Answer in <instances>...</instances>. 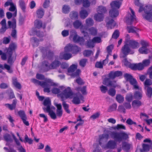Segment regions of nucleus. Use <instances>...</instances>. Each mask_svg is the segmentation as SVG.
Here are the masks:
<instances>
[{"mask_svg": "<svg viewBox=\"0 0 152 152\" xmlns=\"http://www.w3.org/2000/svg\"><path fill=\"white\" fill-rule=\"evenodd\" d=\"M146 14L147 15L145 16L143 15V18L150 22L152 21V13Z\"/></svg>", "mask_w": 152, "mask_h": 152, "instance_id": "de8ad7c7", "label": "nucleus"}, {"mask_svg": "<svg viewBox=\"0 0 152 152\" xmlns=\"http://www.w3.org/2000/svg\"><path fill=\"white\" fill-rule=\"evenodd\" d=\"M25 140L26 142H28L29 144L32 143L33 140L31 138H29L27 135L26 134L25 136Z\"/></svg>", "mask_w": 152, "mask_h": 152, "instance_id": "0e129e2a", "label": "nucleus"}, {"mask_svg": "<svg viewBox=\"0 0 152 152\" xmlns=\"http://www.w3.org/2000/svg\"><path fill=\"white\" fill-rule=\"evenodd\" d=\"M17 102V100L15 99L13 100L12 104H6L4 105L7 107L10 110H12L15 108Z\"/></svg>", "mask_w": 152, "mask_h": 152, "instance_id": "4be33fe9", "label": "nucleus"}, {"mask_svg": "<svg viewBox=\"0 0 152 152\" xmlns=\"http://www.w3.org/2000/svg\"><path fill=\"white\" fill-rule=\"evenodd\" d=\"M86 23L87 26H91L93 25L94 21L91 18H88L86 20Z\"/></svg>", "mask_w": 152, "mask_h": 152, "instance_id": "a19ab883", "label": "nucleus"}, {"mask_svg": "<svg viewBox=\"0 0 152 152\" xmlns=\"http://www.w3.org/2000/svg\"><path fill=\"white\" fill-rule=\"evenodd\" d=\"M19 5L24 12H26V6L25 2L23 0H20L19 1Z\"/></svg>", "mask_w": 152, "mask_h": 152, "instance_id": "c756f323", "label": "nucleus"}, {"mask_svg": "<svg viewBox=\"0 0 152 152\" xmlns=\"http://www.w3.org/2000/svg\"><path fill=\"white\" fill-rule=\"evenodd\" d=\"M106 26L108 28H117L118 27V25L116 24L115 22L113 19H111L107 23Z\"/></svg>", "mask_w": 152, "mask_h": 152, "instance_id": "f3484780", "label": "nucleus"}, {"mask_svg": "<svg viewBox=\"0 0 152 152\" xmlns=\"http://www.w3.org/2000/svg\"><path fill=\"white\" fill-rule=\"evenodd\" d=\"M124 77L125 79L129 81L130 83L134 86V88H138L139 86L137 85L136 80L133 78L132 76L130 75L127 73L124 74Z\"/></svg>", "mask_w": 152, "mask_h": 152, "instance_id": "423d86ee", "label": "nucleus"}, {"mask_svg": "<svg viewBox=\"0 0 152 152\" xmlns=\"http://www.w3.org/2000/svg\"><path fill=\"white\" fill-rule=\"evenodd\" d=\"M117 106L116 104H114L110 106L108 109L109 112H111L115 110L117 108Z\"/></svg>", "mask_w": 152, "mask_h": 152, "instance_id": "864d4df0", "label": "nucleus"}, {"mask_svg": "<svg viewBox=\"0 0 152 152\" xmlns=\"http://www.w3.org/2000/svg\"><path fill=\"white\" fill-rule=\"evenodd\" d=\"M76 89L78 91H80L83 95H86L87 94L86 87L85 86L81 88H77Z\"/></svg>", "mask_w": 152, "mask_h": 152, "instance_id": "37998d69", "label": "nucleus"}, {"mask_svg": "<svg viewBox=\"0 0 152 152\" xmlns=\"http://www.w3.org/2000/svg\"><path fill=\"white\" fill-rule=\"evenodd\" d=\"M145 86V89L146 88L149 87L148 86L152 84V81L149 79H146L144 83Z\"/></svg>", "mask_w": 152, "mask_h": 152, "instance_id": "8fccbe9b", "label": "nucleus"}, {"mask_svg": "<svg viewBox=\"0 0 152 152\" xmlns=\"http://www.w3.org/2000/svg\"><path fill=\"white\" fill-rule=\"evenodd\" d=\"M122 75V73L119 71L115 72H111L109 74V77L110 79H113L116 77L121 76Z\"/></svg>", "mask_w": 152, "mask_h": 152, "instance_id": "dca6fc26", "label": "nucleus"}, {"mask_svg": "<svg viewBox=\"0 0 152 152\" xmlns=\"http://www.w3.org/2000/svg\"><path fill=\"white\" fill-rule=\"evenodd\" d=\"M64 101H63L62 102V105L64 108L67 113H70V111L69 109V105Z\"/></svg>", "mask_w": 152, "mask_h": 152, "instance_id": "49530a36", "label": "nucleus"}, {"mask_svg": "<svg viewBox=\"0 0 152 152\" xmlns=\"http://www.w3.org/2000/svg\"><path fill=\"white\" fill-rule=\"evenodd\" d=\"M73 25L75 28H82L83 25L81 21L79 20H76L73 23Z\"/></svg>", "mask_w": 152, "mask_h": 152, "instance_id": "412c9836", "label": "nucleus"}, {"mask_svg": "<svg viewBox=\"0 0 152 152\" xmlns=\"http://www.w3.org/2000/svg\"><path fill=\"white\" fill-rule=\"evenodd\" d=\"M55 106L57 107L56 113L57 116L61 117L63 114V110L62 109V106L61 104H56Z\"/></svg>", "mask_w": 152, "mask_h": 152, "instance_id": "6ab92c4d", "label": "nucleus"}, {"mask_svg": "<svg viewBox=\"0 0 152 152\" xmlns=\"http://www.w3.org/2000/svg\"><path fill=\"white\" fill-rule=\"evenodd\" d=\"M122 4V2L119 1H113L110 3L111 8L118 10Z\"/></svg>", "mask_w": 152, "mask_h": 152, "instance_id": "a211bd4d", "label": "nucleus"}, {"mask_svg": "<svg viewBox=\"0 0 152 152\" xmlns=\"http://www.w3.org/2000/svg\"><path fill=\"white\" fill-rule=\"evenodd\" d=\"M10 41V37H4L3 38V43L4 44H7L9 43Z\"/></svg>", "mask_w": 152, "mask_h": 152, "instance_id": "69168bd1", "label": "nucleus"}, {"mask_svg": "<svg viewBox=\"0 0 152 152\" xmlns=\"http://www.w3.org/2000/svg\"><path fill=\"white\" fill-rule=\"evenodd\" d=\"M69 38L74 42L79 43L80 44H82L84 41V40L83 38L80 37L78 36L77 35L76 33L75 32H72L71 33Z\"/></svg>", "mask_w": 152, "mask_h": 152, "instance_id": "6e6552de", "label": "nucleus"}, {"mask_svg": "<svg viewBox=\"0 0 152 152\" xmlns=\"http://www.w3.org/2000/svg\"><path fill=\"white\" fill-rule=\"evenodd\" d=\"M103 83L104 85H106L107 86H111L114 87H115L114 84H113L111 82H110L109 79V78H105L103 82Z\"/></svg>", "mask_w": 152, "mask_h": 152, "instance_id": "c9c22d12", "label": "nucleus"}, {"mask_svg": "<svg viewBox=\"0 0 152 152\" xmlns=\"http://www.w3.org/2000/svg\"><path fill=\"white\" fill-rule=\"evenodd\" d=\"M108 94L112 96H114L116 93V91L115 89L112 88L109 89L108 91Z\"/></svg>", "mask_w": 152, "mask_h": 152, "instance_id": "13d9d810", "label": "nucleus"}, {"mask_svg": "<svg viewBox=\"0 0 152 152\" xmlns=\"http://www.w3.org/2000/svg\"><path fill=\"white\" fill-rule=\"evenodd\" d=\"M16 45L14 43H11L9 47L7 49V54L8 57V62L10 63L13 59H15L16 57V54H15L14 56H12L13 51L15 50L16 48Z\"/></svg>", "mask_w": 152, "mask_h": 152, "instance_id": "7ed1b4c3", "label": "nucleus"}, {"mask_svg": "<svg viewBox=\"0 0 152 152\" xmlns=\"http://www.w3.org/2000/svg\"><path fill=\"white\" fill-rule=\"evenodd\" d=\"M18 114L20 117L24 124L27 126L29 125L28 121H26L27 117L25 112L23 110H20L18 112Z\"/></svg>", "mask_w": 152, "mask_h": 152, "instance_id": "ddd939ff", "label": "nucleus"}, {"mask_svg": "<svg viewBox=\"0 0 152 152\" xmlns=\"http://www.w3.org/2000/svg\"><path fill=\"white\" fill-rule=\"evenodd\" d=\"M114 135V137H112L114 139H117L118 141H121L122 139H126L129 138L128 134L124 133H122L121 136L119 134L117 133H115Z\"/></svg>", "mask_w": 152, "mask_h": 152, "instance_id": "4468645a", "label": "nucleus"}, {"mask_svg": "<svg viewBox=\"0 0 152 152\" xmlns=\"http://www.w3.org/2000/svg\"><path fill=\"white\" fill-rule=\"evenodd\" d=\"M104 18V15L101 13H98V12H97V13L95 14L94 16V20L99 22H101L103 21Z\"/></svg>", "mask_w": 152, "mask_h": 152, "instance_id": "5701e85b", "label": "nucleus"}, {"mask_svg": "<svg viewBox=\"0 0 152 152\" xmlns=\"http://www.w3.org/2000/svg\"><path fill=\"white\" fill-rule=\"evenodd\" d=\"M152 94V88L151 87H148L147 89L146 95L148 97L151 98Z\"/></svg>", "mask_w": 152, "mask_h": 152, "instance_id": "603ef678", "label": "nucleus"}, {"mask_svg": "<svg viewBox=\"0 0 152 152\" xmlns=\"http://www.w3.org/2000/svg\"><path fill=\"white\" fill-rule=\"evenodd\" d=\"M34 25L37 28H40L42 26V22L41 20H36L34 21Z\"/></svg>", "mask_w": 152, "mask_h": 152, "instance_id": "a18cd8bd", "label": "nucleus"}, {"mask_svg": "<svg viewBox=\"0 0 152 152\" xmlns=\"http://www.w3.org/2000/svg\"><path fill=\"white\" fill-rule=\"evenodd\" d=\"M116 99L117 102L119 103H122L124 99V97L120 94H117L116 95Z\"/></svg>", "mask_w": 152, "mask_h": 152, "instance_id": "09e8293b", "label": "nucleus"}, {"mask_svg": "<svg viewBox=\"0 0 152 152\" xmlns=\"http://www.w3.org/2000/svg\"><path fill=\"white\" fill-rule=\"evenodd\" d=\"M144 11L145 13H152V6H146L144 8Z\"/></svg>", "mask_w": 152, "mask_h": 152, "instance_id": "ea45409f", "label": "nucleus"}, {"mask_svg": "<svg viewBox=\"0 0 152 152\" xmlns=\"http://www.w3.org/2000/svg\"><path fill=\"white\" fill-rule=\"evenodd\" d=\"M130 9L132 14L130 13H128L127 16L126 18V22L128 25H130L134 20H135L136 16L133 10L131 8H130Z\"/></svg>", "mask_w": 152, "mask_h": 152, "instance_id": "0eeeda50", "label": "nucleus"}, {"mask_svg": "<svg viewBox=\"0 0 152 152\" xmlns=\"http://www.w3.org/2000/svg\"><path fill=\"white\" fill-rule=\"evenodd\" d=\"M12 83L14 86L19 89L21 88V85L17 81L16 78H14L12 79Z\"/></svg>", "mask_w": 152, "mask_h": 152, "instance_id": "e433bc0d", "label": "nucleus"}, {"mask_svg": "<svg viewBox=\"0 0 152 152\" xmlns=\"http://www.w3.org/2000/svg\"><path fill=\"white\" fill-rule=\"evenodd\" d=\"M43 104L45 106H47V107H49L50 108V105H51V101L49 98H46L44 100L43 102Z\"/></svg>", "mask_w": 152, "mask_h": 152, "instance_id": "c03bdc74", "label": "nucleus"}, {"mask_svg": "<svg viewBox=\"0 0 152 152\" xmlns=\"http://www.w3.org/2000/svg\"><path fill=\"white\" fill-rule=\"evenodd\" d=\"M68 52H65V53H61L60 54V57L62 59H64L65 60H68L72 56L71 54L67 53Z\"/></svg>", "mask_w": 152, "mask_h": 152, "instance_id": "bb28decb", "label": "nucleus"}, {"mask_svg": "<svg viewBox=\"0 0 152 152\" xmlns=\"http://www.w3.org/2000/svg\"><path fill=\"white\" fill-rule=\"evenodd\" d=\"M142 149H141V150L146 152H148L150 151V149H151V145H148L143 144L142 145Z\"/></svg>", "mask_w": 152, "mask_h": 152, "instance_id": "79ce46f5", "label": "nucleus"}, {"mask_svg": "<svg viewBox=\"0 0 152 152\" xmlns=\"http://www.w3.org/2000/svg\"><path fill=\"white\" fill-rule=\"evenodd\" d=\"M31 81L36 85H40L44 88V91L45 92L49 93L50 92V86L54 85V83L53 81L50 79L45 80V81L41 82L35 79H31Z\"/></svg>", "mask_w": 152, "mask_h": 152, "instance_id": "f03ea898", "label": "nucleus"}, {"mask_svg": "<svg viewBox=\"0 0 152 152\" xmlns=\"http://www.w3.org/2000/svg\"><path fill=\"white\" fill-rule=\"evenodd\" d=\"M1 25V28H7L6 25V20L5 19H3L0 23Z\"/></svg>", "mask_w": 152, "mask_h": 152, "instance_id": "052dcab7", "label": "nucleus"}, {"mask_svg": "<svg viewBox=\"0 0 152 152\" xmlns=\"http://www.w3.org/2000/svg\"><path fill=\"white\" fill-rule=\"evenodd\" d=\"M36 13L38 18H42L44 15V10L42 8L39 9L37 11Z\"/></svg>", "mask_w": 152, "mask_h": 152, "instance_id": "7c9ffc66", "label": "nucleus"}, {"mask_svg": "<svg viewBox=\"0 0 152 152\" xmlns=\"http://www.w3.org/2000/svg\"><path fill=\"white\" fill-rule=\"evenodd\" d=\"M132 146L131 144L125 142L123 143L122 147L124 151L126 152H128L129 150L130 149Z\"/></svg>", "mask_w": 152, "mask_h": 152, "instance_id": "2f4dec72", "label": "nucleus"}, {"mask_svg": "<svg viewBox=\"0 0 152 152\" xmlns=\"http://www.w3.org/2000/svg\"><path fill=\"white\" fill-rule=\"evenodd\" d=\"M25 20V18L22 15L20 16L19 21V24L20 25H22L24 23Z\"/></svg>", "mask_w": 152, "mask_h": 152, "instance_id": "338daca9", "label": "nucleus"}, {"mask_svg": "<svg viewBox=\"0 0 152 152\" xmlns=\"http://www.w3.org/2000/svg\"><path fill=\"white\" fill-rule=\"evenodd\" d=\"M83 7H87L90 6V3L88 0H83Z\"/></svg>", "mask_w": 152, "mask_h": 152, "instance_id": "680f3d73", "label": "nucleus"}, {"mask_svg": "<svg viewBox=\"0 0 152 152\" xmlns=\"http://www.w3.org/2000/svg\"><path fill=\"white\" fill-rule=\"evenodd\" d=\"M70 8L69 5H64L62 8V12L64 14H68L70 11Z\"/></svg>", "mask_w": 152, "mask_h": 152, "instance_id": "4c0bfd02", "label": "nucleus"}, {"mask_svg": "<svg viewBox=\"0 0 152 152\" xmlns=\"http://www.w3.org/2000/svg\"><path fill=\"white\" fill-rule=\"evenodd\" d=\"M69 16L71 19L75 20L78 19V13L77 12L72 11L69 14Z\"/></svg>", "mask_w": 152, "mask_h": 152, "instance_id": "393cba45", "label": "nucleus"}, {"mask_svg": "<svg viewBox=\"0 0 152 152\" xmlns=\"http://www.w3.org/2000/svg\"><path fill=\"white\" fill-rule=\"evenodd\" d=\"M73 45L69 44L67 45L64 48L65 52H71L72 53Z\"/></svg>", "mask_w": 152, "mask_h": 152, "instance_id": "473e14b6", "label": "nucleus"}, {"mask_svg": "<svg viewBox=\"0 0 152 152\" xmlns=\"http://www.w3.org/2000/svg\"><path fill=\"white\" fill-rule=\"evenodd\" d=\"M117 146L116 142L115 140H110L108 141L104 148L105 149H113L115 148Z\"/></svg>", "mask_w": 152, "mask_h": 152, "instance_id": "9d476101", "label": "nucleus"}, {"mask_svg": "<svg viewBox=\"0 0 152 152\" xmlns=\"http://www.w3.org/2000/svg\"><path fill=\"white\" fill-rule=\"evenodd\" d=\"M119 12L118 10L112 8L109 12V14L112 18H115L118 16Z\"/></svg>", "mask_w": 152, "mask_h": 152, "instance_id": "b1692460", "label": "nucleus"}, {"mask_svg": "<svg viewBox=\"0 0 152 152\" xmlns=\"http://www.w3.org/2000/svg\"><path fill=\"white\" fill-rule=\"evenodd\" d=\"M126 42L128 43L130 47L132 49H137L140 46L139 43L134 40H126Z\"/></svg>", "mask_w": 152, "mask_h": 152, "instance_id": "f8f14e48", "label": "nucleus"}, {"mask_svg": "<svg viewBox=\"0 0 152 152\" xmlns=\"http://www.w3.org/2000/svg\"><path fill=\"white\" fill-rule=\"evenodd\" d=\"M97 11L98 13H100L104 15L106 12L107 9L105 7L102 6H100L98 7Z\"/></svg>", "mask_w": 152, "mask_h": 152, "instance_id": "c85d7f7f", "label": "nucleus"}, {"mask_svg": "<svg viewBox=\"0 0 152 152\" xmlns=\"http://www.w3.org/2000/svg\"><path fill=\"white\" fill-rule=\"evenodd\" d=\"M147 73L149 75V77L152 79V66L149 68Z\"/></svg>", "mask_w": 152, "mask_h": 152, "instance_id": "774afa93", "label": "nucleus"}, {"mask_svg": "<svg viewBox=\"0 0 152 152\" xmlns=\"http://www.w3.org/2000/svg\"><path fill=\"white\" fill-rule=\"evenodd\" d=\"M101 42V39L100 37H96L93 38L92 40L88 42L87 46L88 48H93L94 46L93 43H99Z\"/></svg>", "mask_w": 152, "mask_h": 152, "instance_id": "9b49d317", "label": "nucleus"}, {"mask_svg": "<svg viewBox=\"0 0 152 152\" xmlns=\"http://www.w3.org/2000/svg\"><path fill=\"white\" fill-rule=\"evenodd\" d=\"M132 104L133 108H136L140 106L142 104V103L140 101L135 100L132 102Z\"/></svg>", "mask_w": 152, "mask_h": 152, "instance_id": "f704fd0d", "label": "nucleus"}, {"mask_svg": "<svg viewBox=\"0 0 152 152\" xmlns=\"http://www.w3.org/2000/svg\"><path fill=\"white\" fill-rule=\"evenodd\" d=\"M87 61V60L86 59L81 60L79 62L80 65L82 67H84L86 64Z\"/></svg>", "mask_w": 152, "mask_h": 152, "instance_id": "4d7b16f0", "label": "nucleus"}, {"mask_svg": "<svg viewBox=\"0 0 152 152\" xmlns=\"http://www.w3.org/2000/svg\"><path fill=\"white\" fill-rule=\"evenodd\" d=\"M13 22L11 21H8V24L10 28H16V20L15 18L12 19Z\"/></svg>", "mask_w": 152, "mask_h": 152, "instance_id": "72a5a7b5", "label": "nucleus"}, {"mask_svg": "<svg viewBox=\"0 0 152 152\" xmlns=\"http://www.w3.org/2000/svg\"><path fill=\"white\" fill-rule=\"evenodd\" d=\"M80 50V48L76 45H73V54H76Z\"/></svg>", "mask_w": 152, "mask_h": 152, "instance_id": "6e6d98bb", "label": "nucleus"}, {"mask_svg": "<svg viewBox=\"0 0 152 152\" xmlns=\"http://www.w3.org/2000/svg\"><path fill=\"white\" fill-rule=\"evenodd\" d=\"M60 64V63L59 61H55L51 65L49 66V67L50 69H53L59 66Z\"/></svg>", "mask_w": 152, "mask_h": 152, "instance_id": "cd10ccee", "label": "nucleus"}, {"mask_svg": "<svg viewBox=\"0 0 152 152\" xmlns=\"http://www.w3.org/2000/svg\"><path fill=\"white\" fill-rule=\"evenodd\" d=\"M134 88L136 89H138L139 90V91H136L134 93V98L137 99H141L142 96V91L141 88L139 87L138 88Z\"/></svg>", "mask_w": 152, "mask_h": 152, "instance_id": "aec40b11", "label": "nucleus"}, {"mask_svg": "<svg viewBox=\"0 0 152 152\" xmlns=\"http://www.w3.org/2000/svg\"><path fill=\"white\" fill-rule=\"evenodd\" d=\"M113 48V45H110L107 47V51L109 55H111V53L112 50Z\"/></svg>", "mask_w": 152, "mask_h": 152, "instance_id": "bf43d9fd", "label": "nucleus"}, {"mask_svg": "<svg viewBox=\"0 0 152 152\" xmlns=\"http://www.w3.org/2000/svg\"><path fill=\"white\" fill-rule=\"evenodd\" d=\"M119 33L118 30H116L112 35V37L114 39H117L119 36Z\"/></svg>", "mask_w": 152, "mask_h": 152, "instance_id": "e2e57ef3", "label": "nucleus"}, {"mask_svg": "<svg viewBox=\"0 0 152 152\" xmlns=\"http://www.w3.org/2000/svg\"><path fill=\"white\" fill-rule=\"evenodd\" d=\"M52 92L57 94V97L62 101L68 99H72L74 94L71 88L69 87H65L63 86L59 87V88H54L52 90Z\"/></svg>", "mask_w": 152, "mask_h": 152, "instance_id": "f257e3e1", "label": "nucleus"}, {"mask_svg": "<svg viewBox=\"0 0 152 152\" xmlns=\"http://www.w3.org/2000/svg\"><path fill=\"white\" fill-rule=\"evenodd\" d=\"M133 95L132 93H130L127 95L126 98V100L129 102H131L133 99Z\"/></svg>", "mask_w": 152, "mask_h": 152, "instance_id": "5fc2aeb1", "label": "nucleus"}, {"mask_svg": "<svg viewBox=\"0 0 152 152\" xmlns=\"http://www.w3.org/2000/svg\"><path fill=\"white\" fill-rule=\"evenodd\" d=\"M88 12L86 10H82L80 11V16L82 19H84L88 15Z\"/></svg>", "mask_w": 152, "mask_h": 152, "instance_id": "a878e982", "label": "nucleus"}, {"mask_svg": "<svg viewBox=\"0 0 152 152\" xmlns=\"http://www.w3.org/2000/svg\"><path fill=\"white\" fill-rule=\"evenodd\" d=\"M138 51L141 54H147L148 53V50L146 47H142L139 49Z\"/></svg>", "mask_w": 152, "mask_h": 152, "instance_id": "58836bf2", "label": "nucleus"}, {"mask_svg": "<svg viewBox=\"0 0 152 152\" xmlns=\"http://www.w3.org/2000/svg\"><path fill=\"white\" fill-rule=\"evenodd\" d=\"M44 111H46L48 113V115H50L51 118L53 119H55L57 118L56 114L53 110H51L49 107L47 108L43 107V108Z\"/></svg>", "mask_w": 152, "mask_h": 152, "instance_id": "2eb2a0df", "label": "nucleus"}, {"mask_svg": "<svg viewBox=\"0 0 152 152\" xmlns=\"http://www.w3.org/2000/svg\"><path fill=\"white\" fill-rule=\"evenodd\" d=\"M128 43H126V40L125 42V44L121 49V52L124 56H122L120 55L121 58H124L128 54H133L134 53L133 50H131L129 48V45Z\"/></svg>", "mask_w": 152, "mask_h": 152, "instance_id": "20e7f679", "label": "nucleus"}, {"mask_svg": "<svg viewBox=\"0 0 152 152\" xmlns=\"http://www.w3.org/2000/svg\"><path fill=\"white\" fill-rule=\"evenodd\" d=\"M77 64H72L68 69V75H71L72 77H75L78 76L80 73L81 71L80 69H77L76 72L72 74L77 69Z\"/></svg>", "mask_w": 152, "mask_h": 152, "instance_id": "39448f33", "label": "nucleus"}, {"mask_svg": "<svg viewBox=\"0 0 152 152\" xmlns=\"http://www.w3.org/2000/svg\"><path fill=\"white\" fill-rule=\"evenodd\" d=\"M83 54L84 56L88 57L93 55V53L91 50H85L83 53Z\"/></svg>", "mask_w": 152, "mask_h": 152, "instance_id": "3c124183", "label": "nucleus"}, {"mask_svg": "<svg viewBox=\"0 0 152 152\" xmlns=\"http://www.w3.org/2000/svg\"><path fill=\"white\" fill-rule=\"evenodd\" d=\"M74 95L72 98L73 99L72 100V102L76 104H80V103H83L84 102V97L81 94H80L79 96L77 95H75L74 93Z\"/></svg>", "mask_w": 152, "mask_h": 152, "instance_id": "1a4fd4ad", "label": "nucleus"}]
</instances>
